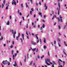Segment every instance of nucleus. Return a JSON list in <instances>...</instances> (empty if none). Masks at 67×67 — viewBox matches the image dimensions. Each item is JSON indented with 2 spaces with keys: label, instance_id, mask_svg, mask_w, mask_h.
Instances as JSON below:
<instances>
[{
  "label": "nucleus",
  "instance_id": "c03bdc74",
  "mask_svg": "<svg viewBox=\"0 0 67 67\" xmlns=\"http://www.w3.org/2000/svg\"><path fill=\"white\" fill-rule=\"evenodd\" d=\"M13 45H12L10 46V48H13Z\"/></svg>",
  "mask_w": 67,
  "mask_h": 67
},
{
  "label": "nucleus",
  "instance_id": "338daca9",
  "mask_svg": "<svg viewBox=\"0 0 67 67\" xmlns=\"http://www.w3.org/2000/svg\"><path fill=\"white\" fill-rule=\"evenodd\" d=\"M37 57L38 58H40V56H39V55H37Z\"/></svg>",
  "mask_w": 67,
  "mask_h": 67
},
{
  "label": "nucleus",
  "instance_id": "7c9ffc66",
  "mask_svg": "<svg viewBox=\"0 0 67 67\" xmlns=\"http://www.w3.org/2000/svg\"><path fill=\"white\" fill-rule=\"evenodd\" d=\"M38 52V48H37V49L36 51V53H37V52Z\"/></svg>",
  "mask_w": 67,
  "mask_h": 67
},
{
  "label": "nucleus",
  "instance_id": "c85d7f7f",
  "mask_svg": "<svg viewBox=\"0 0 67 67\" xmlns=\"http://www.w3.org/2000/svg\"><path fill=\"white\" fill-rule=\"evenodd\" d=\"M17 37H20V33H18V36H17Z\"/></svg>",
  "mask_w": 67,
  "mask_h": 67
},
{
  "label": "nucleus",
  "instance_id": "a878e982",
  "mask_svg": "<svg viewBox=\"0 0 67 67\" xmlns=\"http://www.w3.org/2000/svg\"><path fill=\"white\" fill-rule=\"evenodd\" d=\"M58 28L59 30H60L61 29V27H60V25H59L58 26Z\"/></svg>",
  "mask_w": 67,
  "mask_h": 67
},
{
  "label": "nucleus",
  "instance_id": "0eeeda50",
  "mask_svg": "<svg viewBox=\"0 0 67 67\" xmlns=\"http://www.w3.org/2000/svg\"><path fill=\"white\" fill-rule=\"evenodd\" d=\"M14 4L15 5H16V2L14 1V0H13V2H12V5H13V4Z\"/></svg>",
  "mask_w": 67,
  "mask_h": 67
},
{
  "label": "nucleus",
  "instance_id": "1a4fd4ad",
  "mask_svg": "<svg viewBox=\"0 0 67 67\" xmlns=\"http://www.w3.org/2000/svg\"><path fill=\"white\" fill-rule=\"evenodd\" d=\"M44 7L45 8V10H47V6L46 5V3H45Z\"/></svg>",
  "mask_w": 67,
  "mask_h": 67
},
{
  "label": "nucleus",
  "instance_id": "f257e3e1",
  "mask_svg": "<svg viewBox=\"0 0 67 67\" xmlns=\"http://www.w3.org/2000/svg\"><path fill=\"white\" fill-rule=\"evenodd\" d=\"M45 62L46 64L48 65H51V64L49 63H48V62L50 63V64H51V65H52V64H55V62L54 61L52 62V63L50 62V59H46L45 60Z\"/></svg>",
  "mask_w": 67,
  "mask_h": 67
},
{
  "label": "nucleus",
  "instance_id": "393cba45",
  "mask_svg": "<svg viewBox=\"0 0 67 67\" xmlns=\"http://www.w3.org/2000/svg\"><path fill=\"white\" fill-rule=\"evenodd\" d=\"M3 4H5V0H4L3 1Z\"/></svg>",
  "mask_w": 67,
  "mask_h": 67
},
{
  "label": "nucleus",
  "instance_id": "052dcab7",
  "mask_svg": "<svg viewBox=\"0 0 67 67\" xmlns=\"http://www.w3.org/2000/svg\"><path fill=\"white\" fill-rule=\"evenodd\" d=\"M30 2L31 3V4H32V0H30Z\"/></svg>",
  "mask_w": 67,
  "mask_h": 67
},
{
  "label": "nucleus",
  "instance_id": "864d4df0",
  "mask_svg": "<svg viewBox=\"0 0 67 67\" xmlns=\"http://www.w3.org/2000/svg\"><path fill=\"white\" fill-rule=\"evenodd\" d=\"M12 44L13 45L14 44V42L13 41H12Z\"/></svg>",
  "mask_w": 67,
  "mask_h": 67
},
{
  "label": "nucleus",
  "instance_id": "8fccbe9b",
  "mask_svg": "<svg viewBox=\"0 0 67 67\" xmlns=\"http://www.w3.org/2000/svg\"><path fill=\"white\" fill-rule=\"evenodd\" d=\"M54 44H56V41H55V40H54Z\"/></svg>",
  "mask_w": 67,
  "mask_h": 67
},
{
  "label": "nucleus",
  "instance_id": "b1692460",
  "mask_svg": "<svg viewBox=\"0 0 67 67\" xmlns=\"http://www.w3.org/2000/svg\"><path fill=\"white\" fill-rule=\"evenodd\" d=\"M44 55H42V56L41 57V58L42 59H43V58H44Z\"/></svg>",
  "mask_w": 67,
  "mask_h": 67
},
{
  "label": "nucleus",
  "instance_id": "13d9d810",
  "mask_svg": "<svg viewBox=\"0 0 67 67\" xmlns=\"http://www.w3.org/2000/svg\"><path fill=\"white\" fill-rule=\"evenodd\" d=\"M16 53H19V51L17 50L16 51Z\"/></svg>",
  "mask_w": 67,
  "mask_h": 67
},
{
  "label": "nucleus",
  "instance_id": "4468645a",
  "mask_svg": "<svg viewBox=\"0 0 67 67\" xmlns=\"http://www.w3.org/2000/svg\"><path fill=\"white\" fill-rule=\"evenodd\" d=\"M65 50L64 49L63 50V52L64 53V54H65V55L66 56H67V55H66V53L65 52Z\"/></svg>",
  "mask_w": 67,
  "mask_h": 67
},
{
  "label": "nucleus",
  "instance_id": "bb28decb",
  "mask_svg": "<svg viewBox=\"0 0 67 67\" xmlns=\"http://www.w3.org/2000/svg\"><path fill=\"white\" fill-rule=\"evenodd\" d=\"M15 57V55H13V60H14V59L15 58V57Z\"/></svg>",
  "mask_w": 67,
  "mask_h": 67
},
{
  "label": "nucleus",
  "instance_id": "6e6552de",
  "mask_svg": "<svg viewBox=\"0 0 67 67\" xmlns=\"http://www.w3.org/2000/svg\"><path fill=\"white\" fill-rule=\"evenodd\" d=\"M6 8H5V9L6 10H8V7H9V4H6Z\"/></svg>",
  "mask_w": 67,
  "mask_h": 67
},
{
  "label": "nucleus",
  "instance_id": "4c0bfd02",
  "mask_svg": "<svg viewBox=\"0 0 67 67\" xmlns=\"http://www.w3.org/2000/svg\"><path fill=\"white\" fill-rule=\"evenodd\" d=\"M26 28H27V29H28V24H27V25H26Z\"/></svg>",
  "mask_w": 67,
  "mask_h": 67
},
{
  "label": "nucleus",
  "instance_id": "5fc2aeb1",
  "mask_svg": "<svg viewBox=\"0 0 67 67\" xmlns=\"http://www.w3.org/2000/svg\"><path fill=\"white\" fill-rule=\"evenodd\" d=\"M31 10L32 11H34V9H33V8H32L31 9Z\"/></svg>",
  "mask_w": 67,
  "mask_h": 67
},
{
  "label": "nucleus",
  "instance_id": "2eb2a0df",
  "mask_svg": "<svg viewBox=\"0 0 67 67\" xmlns=\"http://www.w3.org/2000/svg\"><path fill=\"white\" fill-rule=\"evenodd\" d=\"M58 63H59V65L60 66H58V67H62V66L60 65V62H59V61H58Z\"/></svg>",
  "mask_w": 67,
  "mask_h": 67
},
{
  "label": "nucleus",
  "instance_id": "0e129e2a",
  "mask_svg": "<svg viewBox=\"0 0 67 67\" xmlns=\"http://www.w3.org/2000/svg\"><path fill=\"white\" fill-rule=\"evenodd\" d=\"M3 45H4V47H5V46H6V44H4Z\"/></svg>",
  "mask_w": 67,
  "mask_h": 67
},
{
  "label": "nucleus",
  "instance_id": "5701e85b",
  "mask_svg": "<svg viewBox=\"0 0 67 67\" xmlns=\"http://www.w3.org/2000/svg\"><path fill=\"white\" fill-rule=\"evenodd\" d=\"M33 63V62L32 61L30 64H29V66H31V65H32V63Z\"/></svg>",
  "mask_w": 67,
  "mask_h": 67
},
{
  "label": "nucleus",
  "instance_id": "a19ab883",
  "mask_svg": "<svg viewBox=\"0 0 67 67\" xmlns=\"http://www.w3.org/2000/svg\"><path fill=\"white\" fill-rule=\"evenodd\" d=\"M26 8H27V7H29V6H28L27 5V3H26Z\"/></svg>",
  "mask_w": 67,
  "mask_h": 67
},
{
  "label": "nucleus",
  "instance_id": "49530a36",
  "mask_svg": "<svg viewBox=\"0 0 67 67\" xmlns=\"http://www.w3.org/2000/svg\"><path fill=\"white\" fill-rule=\"evenodd\" d=\"M4 7V4H2V8H3Z\"/></svg>",
  "mask_w": 67,
  "mask_h": 67
},
{
  "label": "nucleus",
  "instance_id": "72a5a7b5",
  "mask_svg": "<svg viewBox=\"0 0 67 67\" xmlns=\"http://www.w3.org/2000/svg\"><path fill=\"white\" fill-rule=\"evenodd\" d=\"M66 25H65L64 26H63V29H65L66 28Z\"/></svg>",
  "mask_w": 67,
  "mask_h": 67
},
{
  "label": "nucleus",
  "instance_id": "bf43d9fd",
  "mask_svg": "<svg viewBox=\"0 0 67 67\" xmlns=\"http://www.w3.org/2000/svg\"><path fill=\"white\" fill-rule=\"evenodd\" d=\"M21 23H22V20L20 22V25H21Z\"/></svg>",
  "mask_w": 67,
  "mask_h": 67
},
{
  "label": "nucleus",
  "instance_id": "603ef678",
  "mask_svg": "<svg viewBox=\"0 0 67 67\" xmlns=\"http://www.w3.org/2000/svg\"><path fill=\"white\" fill-rule=\"evenodd\" d=\"M19 14L20 15H22V13H21L20 12Z\"/></svg>",
  "mask_w": 67,
  "mask_h": 67
},
{
  "label": "nucleus",
  "instance_id": "4d7b16f0",
  "mask_svg": "<svg viewBox=\"0 0 67 67\" xmlns=\"http://www.w3.org/2000/svg\"><path fill=\"white\" fill-rule=\"evenodd\" d=\"M22 18H23V20L24 21V17H22Z\"/></svg>",
  "mask_w": 67,
  "mask_h": 67
},
{
  "label": "nucleus",
  "instance_id": "3c124183",
  "mask_svg": "<svg viewBox=\"0 0 67 67\" xmlns=\"http://www.w3.org/2000/svg\"><path fill=\"white\" fill-rule=\"evenodd\" d=\"M15 57H16V55H17V53H16L15 54Z\"/></svg>",
  "mask_w": 67,
  "mask_h": 67
},
{
  "label": "nucleus",
  "instance_id": "58836bf2",
  "mask_svg": "<svg viewBox=\"0 0 67 67\" xmlns=\"http://www.w3.org/2000/svg\"><path fill=\"white\" fill-rule=\"evenodd\" d=\"M26 57L25 56V59L24 60V62H25H25H26Z\"/></svg>",
  "mask_w": 67,
  "mask_h": 67
},
{
  "label": "nucleus",
  "instance_id": "39448f33",
  "mask_svg": "<svg viewBox=\"0 0 67 67\" xmlns=\"http://www.w3.org/2000/svg\"><path fill=\"white\" fill-rule=\"evenodd\" d=\"M58 7H59V9L58 10V15H59V11L60 10V4L58 2Z\"/></svg>",
  "mask_w": 67,
  "mask_h": 67
},
{
  "label": "nucleus",
  "instance_id": "473e14b6",
  "mask_svg": "<svg viewBox=\"0 0 67 67\" xmlns=\"http://www.w3.org/2000/svg\"><path fill=\"white\" fill-rule=\"evenodd\" d=\"M33 65L34 66H36V65H35V63H33Z\"/></svg>",
  "mask_w": 67,
  "mask_h": 67
},
{
  "label": "nucleus",
  "instance_id": "7ed1b4c3",
  "mask_svg": "<svg viewBox=\"0 0 67 67\" xmlns=\"http://www.w3.org/2000/svg\"><path fill=\"white\" fill-rule=\"evenodd\" d=\"M24 34H22L21 36L22 38H20V40L21 41L22 43H23V40H24Z\"/></svg>",
  "mask_w": 67,
  "mask_h": 67
},
{
  "label": "nucleus",
  "instance_id": "69168bd1",
  "mask_svg": "<svg viewBox=\"0 0 67 67\" xmlns=\"http://www.w3.org/2000/svg\"><path fill=\"white\" fill-rule=\"evenodd\" d=\"M15 22H16L17 21L16 20V19H15Z\"/></svg>",
  "mask_w": 67,
  "mask_h": 67
},
{
  "label": "nucleus",
  "instance_id": "dca6fc26",
  "mask_svg": "<svg viewBox=\"0 0 67 67\" xmlns=\"http://www.w3.org/2000/svg\"><path fill=\"white\" fill-rule=\"evenodd\" d=\"M40 30H41V32L42 33H43V27H41L40 28Z\"/></svg>",
  "mask_w": 67,
  "mask_h": 67
},
{
  "label": "nucleus",
  "instance_id": "4be33fe9",
  "mask_svg": "<svg viewBox=\"0 0 67 67\" xmlns=\"http://www.w3.org/2000/svg\"><path fill=\"white\" fill-rule=\"evenodd\" d=\"M36 48H35L32 49V51H33V52H35V50H36Z\"/></svg>",
  "mask_w": 67,
  "mask_h": 67
},
{
  "label": "nucleus",
  "instance_id": "79ce46f5",
  "mask_svg": "<svg viewBox=\"0 0 67 67\" xmlns=\"http://www.w3.org/2000/svg\"><path fill=\"white\" fill-rule=\"evenodd\" d=\"M8 63H7V64H8V65H10V62H8Z\"/></svg>",
  "mask_w": 67,
  "mask_h": 67
},
{
  "label": "nucleus",
  "instance_id": "c756f323",
  "mask_svg": "<svg viewBox=\"0 0 67 67\" xmlns=\"http://www.w3.org/2000/svg\"><path fill=\"white\" fill-rule=\"evenodd\" d=\"M64 44H65V46H67V44H66V42H65V41H64Z\"/></svg>",
  "mask_w": 67,
  "mask_h": 67
},
{
  "label": "nucleus",
  "instance_id": "412c9836",
  "mask_svg": "<svg viewBox=\"0 0 67 67\" xmlns=\"http://www.w3.org/2000/svg\"><path fill=\"white\" fill-rule=\"evenodd\" d=\"M13 53H14V50H13L12 51V54L13 55Z\"/></svg>",
  "mask_w": 67,
  "mask_h": 67
},
{
  "label": "nucleus",
  "instance_id": "20e7f679",
  "mask_svg": "<svg viewBox=\"0 0 67 67\" xmlns=\"http://www.w3.org/2000/svg\"><path fill=\"white\" fill-rule=\"evenodd\" d=\"M60 18V20L58 18H57V20H58L59 21H59H60L61 22H63V21H62V18H63V17L61 16H59Z\"/></svg>",
  "mask_w": 67,
  "mask_h": 67
},
{
  "label": "nucleus",
  "instance_id": "f8f14e48",
  "mask_svg": "<svg viewBox=\"0 0 67 67\" xmlns=\"http://www.w3.org/2000/svg\"><path fill=\"white\" fill-rule=\"evenodd\" d=\"M43 42L44 43H46V38L44 37L43 38Z\"/></svg>",
  "mask_w": 67,
  "mask_h": 67
},
{
  "label": "nucleus",
  "instance_id": "a18cd8bd",
  "mask_svg": "<svg viewBox=\"0 0 67 67\" xmlns=\"http://www.w3.org/2000/svg\"><path fill=\"white\" fill-rule=\"evenodd\" d=\"M28 33L30 35H31V32H30V31L28 32Z\"/></svg>",
  "mask_w": 67,
  "mask_h": 67
},
{
  "label": "nucleus",
  "instance_id": "de8ad7c7",
  "mask_svg": "<svg viewBox=\"0 0 67 67\" xmlns=\"http://www.w3.org/2000/svg\"><path fill=\"white\" fill-rule=\"evenodd\" d=\"M19 13H20V10L19 9L18 10V13L19 14Z\"/></svg>",
  "mask_w": 67,
  "mask_h": 67
},
{
  "label": "nucleus",
  "instance_id": "ddd939ff",
  "mask_svg": "<svg viewBox=\"0 0 67 67\" xmlns=\"http://www.w3.org/2000/svg\"><path fill=\"white\" fill-rule=\"evenodd\" d=\"M6 24L7 25H9L10 24V21H8L6 23Z\"/></svg>",
  "mask_w": 67,
  "mask_h": 67
},
{
  "label": "nucleus",
  "instance_id": "f03ea898",
  "mask_svg": "<svg viewBox=\"0 0 67 67\" xmlns=\"http://www.w3.org/2000/svg\"><path fill=\"white\" fill-rule=\"evenodd\" d=\"M10 32H12V34H13V37L14 38H15V35L16 34V31H15L14 32H13V30L12 29H10Z\"/></svg>",
  "mask_w": 67,
  "mask_h": 67
},
{
  "label": "nucleus",
  "instance_id": "6ab92c4d",
  "mask_svg": "<svg viewBox=\"0 0 67 67\" xmlns=\"http://www.w3.org/2000/svg\"><path fill=\"white\" fill-rule=\"evenodd\" d=\"M43 48H44V49H46V48H47V47H46V46L44 45L43 46Z\"/></svg>",
  "mask_w": 67,
  "mask_h": 67
},
{
  "label": "nucleus",
  "instance_id": "37998d69",
  "mask_svg": "<svg viewBox=\"0 0 67 67\" xmlns=\"http://www.w3.org/2000/svg\"><path fill=\"white\" fill-rule=\"evenodd\" d=\"M21 8H23V4H21Z\"/></svg>",
  "mask_w": 67,
  "mask_h": 67
},
{
  "label": "nucleus",
  "instance_id": "f704fd0d",
  "mask_svg": "<svg viewBox=\"0 0 67 67\" xmlns=\"http://www.w3.org/2000/svg\"><path fill=\"white\" fill-rule=\"evenodd\" d=\"M31 43H32V44L33 45L34 43V42L33 41H31Z\"/></svg>",
  "mask_w": 67,
  "mask_h": 67
},
{
  "label": "nucleus",
  "instance_id": "cd10ccee",
  "mask_svg": "<svg viewBox=\"0 0 67 67\" xmlns=\"http://www.w3.org/2000/svg\"><path fill=\"white\" fill-rule=\"evenodd\" d=\"M48 55L49 56H50V53H49V52L48 51Z\"/></svg>",
  "mask_w": 67,
  "mask_h": 67
},
{
  "label": "nucleus",
  "instance_id": "774afa93",
  "mask_svg": "<svg viewBox=\"0 0 67 67\" xmlns=\"http://www.w3.org/2000/svg\"><path fill=\"white\" fill-rule=\"evenodd\" d=\"M12 18V17H11V16H10V17H9V18H10V19H11Z\"/></svg>",
  "mask_w": 67,
  "mask_h": 67
},
{
  "label": "nucleus",
  "instance_id": "e433bc0d",
  "mask_svg": "<svg viewBox=\"0 0 67 67\" xmlns=\"http://www.w3.org/2000/svg\"><path fill=\"white\" fill-rule=\"evenodd\" d=\"M36 42H34V44H33V45H36Z\"/></svg>",
  "mask_w": 67,
  "mask_h": 67
},
{
  "label": "nucleus",
  "instance_id": "2f4dec72",
  "mask_svg": "<svg viewBox=\"0 0 67 67\" xmlns=\"http://www.w3.org/2000/svg\"><path fill=\"white\" fill-rule=\"evenodd\" d=\"M42 27H43V28H44V27H45V25L43 24V25L42 26Z\"/></svg>",
  "mask_w": 67,
  "mask_h": 67
},
{
  "label": "nucleus",
  "instance_id": "f3484780",
  "mask_svg": "<svg viewBox=\"0 0 67 67\" xmlns=\"http://www.w3.org/2000/svg\"><path fill=\"white\" fill-rule=\"evenodd\" d=\"M19 37H18L17 36L16 37V40L17 41H19Z\"/></svg>",
  "mask_w": 67,
  "mask_h": 67
},
{
  "label": "nucleus",
  "instance_id": "09e8293b",
  "mask_svg": "<svg viewBox=\"0 0 67 67\" xmlns=\"http://www.w3.org/2000/svg\"><path fill=\"white\" fill-rule=\"evenodd\" d=\"M9 62H11V58H9Z\"/></svg>",
  "mask_w": 67,
  "mask_h": 67
},
{
  "label": "nucleus",
  "instance_id": "9b49d317",
  "mask_svg": "<svg viewBox=\"0 0 67 67\" xmlns=\"http://www.w3.org/2000/svg\"><path fill=\"white\" fill-rule=\"evenodd\" d=\"M36 38H37V43H38V42H39V40L38 39V37L37 36H36Z\"/></svg>",
  "mask_w": 67,
  "mask_h": 67
},
{
  "label": "nucleus",
  "instance_id": "aec40b11",
  "mask_svg": "<svg viewBox=\"0 0 67 67\" xmlns=\"http://www.w3.org/2000/svg\"><path fill=\"white\" fill-rule=\"evenodd\" d=\"M63 66H64V65H65V62L64 61H63Z\"/></svg>",
  "mask_w": 67,
  "mask_h": 67
},
{
  "label": "nucleus",
  "instance_id": "c9c22d12",
  "mask_svg": "<svg viewBox=\"0 0 67 67\" xmlns=\"http://www.w3.org/2000/svg\"><path fill=\"white\" fill-rule=\"evenodd\" d=\"M58 45L59 47H60V46H61V45H60V44H59V43H58Z\"/></svg>",
  "mask_w": 67,
  "mask_h": 67
},
{
  "label": "nucleus",
  "instance_id": "6e6d98bb",
  "mask_svg": "<svg viewBox=\"0 0 67 67\" xmlns=\"http://www.w3.org/2000/svg\"><path fill=\"white\" fill-rule=\"evenodd\" d=\"M39 14L40 15H42V13H39Z\"/></svg>",
  "mask_w": 67,
  "mask_h": 67
},
{
  "label": "nucleus",
  "instance_id": "9d476101",
  "mask_svg": "<svg viewBox=\"0 0 67 67\" xmlns=\"http://www.w3.org/2000/svg\"><path fill=\"white\" fill-rule=\"evenodd\" d=\"M26 34L27 35V39L29 40V36L28 35L29 34H28V33H27V31H26Z\"/></svg>",
  "mask_w": 67,
  "mask_h": 67
},
{
  "label": "nucleus",
  "instance_id": "680f3d73",
  "mask_svg": "<svg viewBox=\"0 0 67 67\" xmlns=\"http://www.w3.org/2000/svg\"><path fill=\"white\" fill-rule=\"evenodd\" d=\"M58 42H60V39H58Z\"/></svg>",
  "mask_w": 67,
  "mask_h": 67
},
{
  "label": "nucleus",
  "instance_id": "e2e57ef3",
  "mask_svg": "<svg viewBox=\"0 0 67 67\" xmlns=\"http://www.w3.org/2000/svg\"><path fill=\"white\" fill-rule=\"evenodd\" d=\"M39 4H40V5H41V2H39Z\"/></svg>",
  "mask_w": 67,
  "mask_h": 67
},
{
  "label": "nucleus",
  "instance_id": "ea45409f",
  "mask_svg": "<svg viewBox=\"0 0 67 67\" xmlns=\"http://www.w3.org/2000/svg\"><path fill=\"white\" fill-rule=\"evenodd\" d=\"M32 11H30V14L31 15H32Z\"/></svg>",
  "mask_w": 67,
  "mask_h": 67
},
{
  "label": "nucleus",
  "instance_id": "a211bd4d",
  "mask_svg": "<svg viewBox=\"0 0 67 67\" xmlns=\"http://www.w3.org/2000/svg\"><path fill=\"white\" fill-rule=\"evenodd\" d=\"M15 64H14V66H15V67H16V66H17V64H16V62H15Z\"/></svg>",
  "mask_w": 67,
  "mask_h": 67
},
{
  "label": "nucleus",
  "instance_id": "423d86ee",
  "mask_svg": "<svg viewBox=\"0 0 67 67\" xmlns=\"http://www.w3.org/2000/svg\"><path fill=\"white\" fill-rule=\"evenodd\" d=\"M3 63L4 65H7V63H8V61H7V60H6L5 61L3 60V61L2 62Z\"/></svg>",
  "mask_w": 67,
  "mask_h": 67
}]
</instances>
